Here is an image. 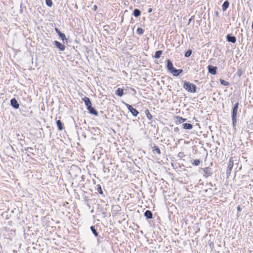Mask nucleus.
Instances as JSON below:
<instances>
[{
  "instance_id": "obj_1",
  "label": "nucleus",
  "mask_w": 253,
  "mask_h": 253,
  "mask_svg": "<svg viewBox=\"0 0 253 253\" xmlns=\"http://www.w3.org/2000/svg\"><path fill=\"white\" fill-rule=\"evenodd\" d=\"M183 87L188 92L195 93L196 92V85L190 82L184 81Z\"/></svg>"
},
{
  "instance_id": "obj_26",
  "label": "nucleus",
  "mask_w": 253,
  "mask_h": 253,
  "mask_svg": "<svg viewBox=\"0 0 253 253\" xmlns=\"http://www.w3.org/2000/svg\"><path fill=\"white\" fill-rule=\"evenodd\" d=\"M59 36L63 42H64L65 40H67L66 36L64 34L61 33L59 34Z\"/></svg>"
},
{
  "instance_id": "obj_32",
  "label": "nucleus",
  "mask_w": 253,
  "mask_h": 253,
  "mask_svg": "<svg viewBox=\"0 0 253 253\" xmlns=\"http://www.w3.org/2000/svg\"><path fill=\"white\" fill-rule=\"evenodd\" d=\"M33 148H31V147H27V148L25 149V150L28 152V153H31L33 155H34V153H33L31 151L33 150Z\"/></svg>"
},
{
  "instance_id": "obj_21",
  "label": "nucleus",
  "mask_w": 253,
  "mask_h": 253,
  "mask_svg": "<svg viewBox=\"0 0 253 253\" xmlns=\"http://www.w3.org/2000/svg\"><path fill=\"white\" fill-rule=\"evenodd\" d=\"M162 54V51H161V50L157 51L155 53L154 57L156 58H159Z\"/></svg>"
},
{
  "instance_id": "obj_9",
  "label": "nucleus",
  "mask_w": 253,
  "mask_h": 253,
  "mask_svg": "<svg viewBox=\"0 0 253 253\" xmlns=\"http://www.w3.org/2000/svg\"><path fill=\"white\" fill-rule=\"evenodd\" d=\"M203 170L207 177L211 176L212 174L211 169L209 167L204 168Z\"/></svg>"
},
{
  "instance_id": "obj_17",
  "label": "nucleus",
  "mask_w": 253,
  "mask_h": 253,
  "mask_svg": "<svg viewBox=\"0 0 253 253\" xmlns=\"http://www.w3.org/2000/svg\"><path fill=\"white\" fill-rule=\"evenodd\" d=\"M182 126L183 128L185 129H191L193 128V126L191 124H183Z\"/></svg>"
},
{
  "instance_id": "obj_38",
  "label": "nucleus",
  "mask_w": 253,
  "mask_h": 253,
  "mask_svg": "<svg viewBox=\"0 0 253 253\" xmlns=\"http://www.w3.org/2000/svg\"><path fill=\"white\" fill-rule=\"evenodd\" d=\"M97 7L96 5H94V6H93L94 10H95L97 9Z\"/></svg>"
},
{
  "instance_id": "obj_10",
  "label": "nucleus",
  "mask_w": 253,
  "mask_h": 253,
  "mask_svg": "<svg viewBox=\"0 0 253 253\" xmlns=\"http://www.w3.org/2000/svg\"><path fill=\"white\" fill-rule=\"evenodd\" d=\"M87 109L89 111V113L93 114L96 116L98 115L97 111L93 107H92L91 105L90 106H88Z\"/></svg>"
},
{
  "instance_id": "obj_6",
  "label": "nucleus",
  "mask_w": 253,
  "mask_h": 253,
  "mask_svg": "<svg viewBox=\"0 0 253 253\" xmlns=\"http://www.w3.org/2000/svg\"><path fill=\"white\" fill-rule=\"evenodd\" d=\"M10 103L11 106L15 109H18L19 107V104L18 101L14 98L11 99Z\"/></svg>"
},
{
  "instance_id": "obj_20",
  "label": "nucleus",
  "mask_w": 253,
  "mask_h": 253,
  "mask_svg": "<svg viewBox=\"0 0 253 253\" xmlns=\"http://www.w3.org/2000/svg\"><path fill=\"white\" fill-rule=\"evenodd\" d=\"M145 114L146 115L147 118L148 120L151 121L153 118L152 115L150 113L148 109H146L145 111Z\"/></svg>"
},
{
  "instance_id": "obj_30",
  "label": "nucleus",
  "mask_w": 253,
  "mask_h": 253,
  "mask_svg": "<svg viewBox=\"0 0 253 253\" xmlns=\"http://www.w3.org/2000/svg\"><path fill=\"white\" fill-rule=\"evenodd\" d=\"M97 192L100 194H103V191L102 190V188L100 185H97Z\"/></svg>"
},
{
  "instance_id": "obj_37",
  "label": "nucleus",
  "mask_w": 253,
  "mask_h": 253,
  "mask_svg": "<svg viewBox=\"0 0 253 253\" xmlns=\"http://www.w3.org/2000/svg\"><path fill=\"white\" fill-rule=\"evenodd\" d=\"M237 211H241V208H240V206H238L237 207Z\"/></svg>"
},
{
  "instance_id": "obj_3",
  "label": "nucleus",
  "mask_w": 253,
  "mask_h": 253,
  "mask_svg": "<svg viewBox=\"0 0 253 253\" xmlns=\"http://www.w3.org/2000/svg\"><path fill=\"white\" fill-rule=\"evenodd\" d=\"M123 103L127 107L128 110L133 116L136 117L137 116L139 113L137 110L133 108L130 105L125 102L124 101H123Z\"/></svg>"
},
{
  "instance_id": "obj_31",
  "label": "nucleus",
  "mask_w": 253,
  "mask_h": 253,
  "mask_svg": "<svg viewBox=\"0 0 253 253\" xmlns=\"http://www.w3.org/2000/svg\"><path fill=\"white\" fill-rule=\"evenodd\" d=\"M243 74V72H242V69H239L238 70H237V75H238V76H239V77H240Z\"/></svg>"
},
{
  "instance_id": "obj_14",
  "label": "nucleus",
  "mask_w": 253,
  "mask_h": 253,
  "mask_svg": "<svg viewBox=\"0 0 253 253\" xmlns=\"http://www.w3.org/2000/svg\"><path fill=\"white\" fill-rule=\"evenodd\" d=\"M115 93L119 97H121L124 94V90L121 88H118L115 92Z\"/></svg>"
},
{
  "instance_id": "obj_15",
  "label": "nucleus",
  "mask_w": 253,
  "mask_h": 253,
  "mask_svg": "<svg viewBox=\"0 0 253 253\" xmlns=\"http://www.w3.org/2000/svg\"><path fill=\"white\" fill-rule=\"evenodd\" d=\"M83 100L84 101V102L87 108L88 107V106H90L91 105V103L89 98L85 97L83 99Z\"/></svg>"
},
{
  "instance_id": "obj_7",
  "label": "nucleus",
  "mask_w": 253,
  "mask_h": 253,
  "mask_svg": "<svg viewBox=\"0 0 253 253\" xmlns=\"http://www.w3.org/2000/svg\"><path fill=\"white\" fill-rule=\"evenodd\" d=\"M226 39H227V41L228 42H232V43H235L236 42V38L235 36H231L230 35H227V36H226Z\"/></svg>"
},
{
  "instance_id": "obj_35",
  "label": "nucleus",
  "mask_w": 253,
  "mask_h": 253,
  "mask_svg": "<svg viewBox=\"0 0 253 253\" xmlns=\"http://www.w3.org/2000/svg\"><path fill=\"white\" fill-rule=\"evenodd\" d=\"M55 31L58 34V35H59L60 33H61L60 32V31L57 28H55Z\"/></svg>"
},
{
  "instance_id": "obj_24",
  "label": "nucleus",
  "mask_w": 253,
  "mask_h": 253,
  "mask_svg": "<svg viewBox=\"0 0 253 253\" xmlns=\"http://www.w3.org/2000/svg\"><path fill=\"white\" fill-rule=\"evenodd\" d=\"M90 229H91V231L94 235V236L95 237H97L98 235V234L97 232L96 231V230L95 229L94 227L93 226H91Z\"/></svg>"
},
{
  "instance_id": "obj_16",
  "label": "nucleus",
  "mask_w": 253,
  "mask_h": 253,
  "mask_svg": "<svg viewBox=\"0 0 253 253\" xmlns=\"http://www.w3.org/2000/svg\"><path fill=\"white\" fill-rule=\"evenodd\" d=\"M229 2L228 1H225L222 5V9L223 11H225L229 7Z\"/></svg>"
},
{
  "instance_id": "obj_13",
  "label": "nucleus",
  "mask_w": 253,
  "mask_h": 253,
  "mask_svg": "<svg viewBox=\"0 0 253 253\" xmlns=\"http://www.w3.org/2000/svg\"><path fill=\"white\" fill-rule=\"evenodd\" d=\"M144 216L147 219H152L153 218V214H152V212L149 210H147L144 212Z\"/></svg>"
},
{
  "instance_id": "obj_5",
  "label": "nucleus",
  "mask_w": 253,
  "mask_h": 253,
  "mask_svg": "<svg viewBox=\"0 0 253 253\" xmlns=\"http://www.w3.org/2000/svg\"><path fill=\"white\" fill-rule=\"evenodd\" d=\"M208 71L212 75H215L216 74L217 68L216 67L209 65L208 67Z\"/></svg>"
},
{
  "instance_id": "obj_27",
  "label": "nucleus",
  "mask_w": 253,
  "mask_h": 253,
  "mask_svg": "<svg viewBox=\"0 0 253 253\" xmlns=\"http://www.w3.org/2000/svg\"><path fill=\"white\" fill-rule=\"evenodd\" d=\"M46 4L49 6L51 7L53 5V3L51 0H45Z\"/></svg>"
},
{
  "instance_id": "obj_11",
  "label": "nucleus",
  "mask_w": 253,
  "mask_h": 253,
  "mask_svg": "<svg viewBox=\"0 0 253 253\" xmlns=\"http://www.w3.org/2000/svg\"><path fill=\"white\" fill-rule=\"evenodd\" d=\"M167 69L169 72H170L173 68V64L172 62L170 61V59H168L167 60Z\"/></svg>"
},
{
  "instance_id": "obj_29",
  "label": "nucleus",
  "mask_w": 253,
  "mask_h": 253,
  "mask_svg": "<svg viewBox=\"0 0 253 253\" xmlns=\"http://www.w3.org/2000/svg\"><path fill=\"white\" fill-rule=\"evenodd\" d=\"M191 54H192V50H190V49H189V50H187V51L185 52V56L186 57H190V56H191Z\"/></svg>"
},
{
  "instance_id": "obj_18",
  "label": "nucleus",
  "mask_w": 253,
  "mask_h": 253,
  "mask_svg": "<svg viewBox=\"0 0 253 253\" xmlns=\"http://www.w3.org/2000/svg\"><path fill=\"white\" fill-rule=\"evenodd\" d=\"M56 124L59 130H61L63 129V126L60 120H57L56 121Z\"/></svg>"
},
{
  "instance_id": "obj_23",
  "label": "nucleus",
  "mask_w": 253,
  "mask_h": 253,
  "mask_svg": "<svg viewBox=\"0 0 253 253\" xmlns=\"http://www.w3.org/2000/svg\"><path fill=\"white\" fill-rule=\"evenodd\" d=\"M220 83L222 85L224 86H228L229 84V83L228 82H226L222 79L220 80Z\"/></svg>"
},
{
  "instance_id": "obj_40",
  "label": "nucleus",
  "mask_w": 253,
  "mask_h": 253,
  "mask_svg": "<svg viewBox=\"0 0 253 253\" xmlns=\"http://www.w3.org/2000/svg\"><path fill=\"white\" fill-rule=\"evenodd\" d=\"M230 171H228V174H230Z\"/></svg>"
},
{
  "instance_id": "obj_39",
  "label": "nucleus",
  "mask_w": 253,
  "mask_h": 253,
  "mask_svg": "<svg viewBox=\"0 0 253 253\" xmlns=\"http://www.w3.org/2000/svg\"><path fill=\"white\" fill-rule=\"evenodd\" d=\"M177 129H178V128H177V127H176V128H174V131H176V130H177Z\"/></svg>"
},
{
  "instance_id": "obj_2",
  "label": "nucleus",
  "mask_w": 253,
  "mask_h": 253,
  "mask_svg": "<svg viewBox=\"0 0 253 253\" xmlns=\"http://www.w3.org/2000/svg\"><path fill=\"white\" fill-rule=\"evenodd\" d=\"M239 107V103L237 102L234 105L232 112V121L233 128L235 129L237 124V113Z\"/></svg>"
},
{
  "instance_id": "obj_36",
  "label": "nucleus",
  "mask_w": 253,
  "mask_h": 253,
  "mask_svg": "<svg viewBox=\"0 0 253 253\" xmlns=\"http://www.w3.org/2000/svg\"><path fill=\"white\" fill-rule=\"evenodd\" d=\"M152 11V9L150 8L148 9V13H151V12Z\"/></svg>"
},
{
  "instance_id": "obj_25",
  "label": "nucleus",
  "mask_w": 253,
  "mask_h": 253,
  "mask_svg": "<svg viewBox=\"0 0 253 253\" xmlns=\"http://www.w3.org/2000/svg\"><path fill=\"white\" fill-rule=\"evenodd\" d=\"M144 31V30L141 28H138L136 30V32L138 35H142Z\"/></svg>"
},
{
  "instance_id": "obj_33",
  "label": "nucleus",
  "mask_w": 253,
  "mask_h": 253,
  "mask_svg": "<svg viewBox=\"0 0 253 253\" xmlns=\"http://www.w3.org/2000/svg\"><path fill=\"white\" fill-rule=\"evenodd\" d=\"M155 149H154V151L158 154H161V151L160 150V149L158 147H154Z\"/></svg>"
},
{
  "instance_id": "obj_28",
  "label": "nucleus",
  "mask_w": 253,
  "mask_h": 253,
  "mask_svg": "<svg viewBox=\"0 0 253 253\" xmlns=\"http://www.w3.org/2000/svg\"><path fill=\"white\" fill-rule=\"evenodd\" d=\"M200 163V161L198 159L195 160L192 163V165L194 166H198Z\"/></svg>"
},
{
  "instance_id": "obj_4",
  "label": "nucleus",
  "mask_w": 253,
  "mask_h": 253,
  "mask_svg": "<svg viewBox=\"0 0 253 253\" xmlns=\"http://www.w3.org/2000/svg\"><path fill=\"white\" fill-rule=\"evenodd\" d=\"M53 44L55 45L56 48L59 49V51H64L65 49V46L57 41H54Z\"/></svg>"
},
{
  "instance_id": "obj_8",
  "label": "nucleus",
  "mask_w": 253,
  "mask_h": 253,
  "mask_svg": "<svg viewBox=\"0 0 253 253\" xmlns=\"http://www.w3.org/2000/svg\"><path fill=\"white\" fill-rule=\"evenodd\" d=\"M182 72L183 70L182 69H176L174 68L170 72L174 76H178Z\"/></svg>"
},
{
  "instance_id": "obj_22",
  "label": "nucleus",
  "mask_w": 253,
  "mask_h": 253,
  "mask_svg": "<svg viewBox=\"0 0 253 253\" xmlns=\"http://www.w3.org/2000/svg\"><path fill=\"white\" fill-rule=\"evenodd\" d=\"M186 119L182 118L181 117H177V121L179 123H182L183 122L186 121Z\"/></svg>"
},
{
  "instance_id": "obj_12",
  "label": "nucleus",
  "mask_w": 253,
  "mask_h": 253,
  "mask_svg": "<svg viewBox=\"0 0 253 253\" xmlns=\"http://www.w3.org/2000/svg\"><path fill=\"white\" fill-rule=\"evenodd\" d=\"M233 161L232 160V159L231 158L230 159V160H229V163H228V167H227V172H226V174H228V171H231L232 168H233Z\"/></svg>"
},
{
  "instance_id": "obj_19",
  "label": "nucleus",
  "mask_w": 253,
  "mask_h": 253,
  "mask_svg": "<svg viewBox=\"0 0 253 253\" xmlns=\"http://www.w3.org/2000/svg\"><path fill=\"white\" fill-rule=\"evenodd\" d=\"M140 14H141V12L138 9H135L134 10H133V15L135 17H138L140 15Z\"/></svg>"
},
{
  "instance_id": "obj_34",
  "label": "nucleus",
  "mask_w": 253,
  "mask_h": 253,
  "mask_svg": "<svg viewBox=\"0 0 253 253\" xmlns=\"http://www.w3.org/2000/svg\"><path fill=\"white\" fill-rule=\"evenodd\" d=\"M130 90L133 92L134 95L136 94V91L134 88L131 87Z\"/></svg>"
}]
</instances>
